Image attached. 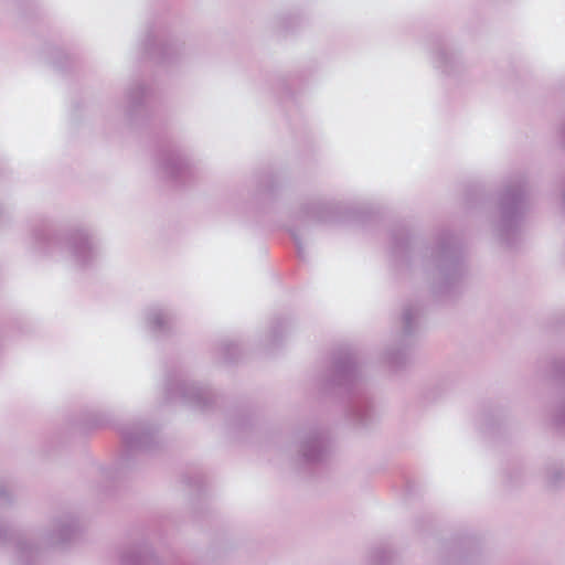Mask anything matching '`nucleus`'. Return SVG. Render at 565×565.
Instances as JSON below:
<instances>
[{"label": "nucleus", "instance_id": "9d476101", "mask_svg": "<svg viewBox=\"0 0 565 565\" xmlns=\"http://www.w3.org/2000/svg\"><path fill=\"white\" fill-rule=\"evenodd\" d=\"M422 316V309L418 305H406L402 310V332L405 337L414 334L418 327Z\"/></svg>", "mask_w": 565, "mask_h": 565}, {"label": "nucleus", "instance_id": "ddd939ff", "mask_svg": "<svg viewBox=\"0 0 565 565\" xmlns=\"http://www.w3.org/2000/svg\"><path fill=\"white\" fill-rule=\"evenodd\" d=\"M180 47H181V44H179V43H175V44H164L163 47H162L163 55L166 57H170L173 54H175L177 52H179Z\"/></svg>", "mask_w": 565, "mask_h": 565}, {"label": "nucleus", "instance_id": "f03ea898", "mask_svg": "<svg viewBox=\"0 0 565 565\" xmlns=\"http://www.w3.org/2000/svg\"><path fill=\"white\" fill-rule=\"evenodd\" d=\"M296 448L299 459L307 465H320L331 456V444L323 429L313 428L297 436Z\"/></svg>", "mask_w": 565, "mask_h": 565}, {"label": "nucleus", "instance_id": "2eb2a0df", "mask_svg": "<svg viewBox=\"0 0 565 565\" xmlns=\"http://www.w3.org/2000/svg\"><path fill=\"white\" fill-rule=\"evenodd\" d=\"M558 420L563 424H565V399H564V403H563V406H562V409L558 414Z\"/></svg>", "mask_w": 565, "mask_h": 565}, {"label": "nucleus", "instance_id": "7ed1b4c3", "mask_svg": "<svg viewBox=\"0 0 565 565\" xmlns=\"http://www.w3.org/2000/svg\"><path fill=\"white\" fill-rule=\"evenodd\" d=\"M66 250L75 264L85 266L98 255V248L85 231L73 233L66 242Z\"/></svg>", "mask_w": 565, "mask_h": 565}, {"label": "nucleus", "instance_id": "1a4fd4ad", "mask_svg": "<svg viewBox=\"0 0 565 565\" xmlns=\"http://www.w3.org/2000/svg\"><path fill=\"white\" fill-rule=\"evenodd\" d=\"M435 66L446 75H454L462 67L459 54L447 49H438L435 53Z\"/></svg>", "mask_w": 565, "mask_h": 565}, {"label": "nucleus", "instance_id": "0eeeda50", "mask_svg": "<svg viewBox=\"0 0 565 565\" xmlns=\"http://www.w3.org/2000/svg\"><path fill=\"white\" fill-rule=\"evenodd\" d=\"M120 434L129 448L146 449L152 440L151 430L145 424L126 425L120 429Z\"/></svg>", "mask_w": 565, "mask_h": 565}, {"label": "nucleus", "instance_id": "f8f14e48", "mask_svg": "<svg viewBox=\"0 0 565 565\" xmlns=\"http://www.w3.org/2000/svg\"><path fill=\"white\" fill-rule=\"evenodd\" d=\"M385 359L387 360V362L394 364V365H399L401 364V358H399V353L395 352L394 349H387L386 352H385Z\"/></svg>", "mask_w": 565, "mask_h": 565}, {"label": "nucleus", "instance_id": "20e7f679", "mask_svg": "<svg viewBox=\"0 0 565 565\" xmlns=\"http://www.w3.org/2000/svg\"><path fill=\"white\" fill-rule=\"evenodd\" d=\"M170 398L180 397L184 402L198 407H205L212 398L211 391L195 382H172L168 385Z\"/></svg>", "mask_w": 565, "mask_h": 565}, {"label": "nucleus", "instance_id": "9b49d317", "mask_svg": "<svg viewBox=\"0 0 565 565\" xmlns=\"http://www.w3.org/2000/svg\"><path fill=\"white\" fill-rule=\"evenodd\" d=\"M143 87L137 86L136 88L131 89L128 94V98L132 104H137L140 102L141 96H143Z\"/></svg>", "mask_w": 565, "mask_h": 565}, {"label": "nucleus", "instance_id": "f3484780", "mask_svg": "<svg viewBox=\"0 0 565 565\" xmlns=\"http://www.w3.org/2000/svg\"><path fill=\"white\" fill-rule=\"evenodd\" d=\"M189 483L193 484V487H199L201 483V479L199 477H195L192 481H189Z\"/></svg>", "mask_w": 565, "mask_h": 565}, {"label": "nucleus", "instance_id": "4468645a", "mask_svg": "<svg viewBox=\"0 0 565 565\" xmlns=\"http://www.w3.org/2000/svg\"><path fill=\"white\" fill-rule=\"evenodd\" d=\"M356 418H358V420L360 422V424H361L362 426H367V425H369V420H367V418L362 414V412H359V413L356 414Z\"/></svg>", "mask_w": 565, "mask_h": 565}, {"label": "nucleus", "instance_id": "6e6552de", "mask_svg": "<svg viewBox=\"0 0 565 565\" xmlns=\"http://www.w3.org/2000/svg\"><path fill=\"white\" fill-rule=\"evenodd\" d=\"M145 315L148 327L156 332L169 331L175 320L172 310L161 306L149 307Z\"/></svg>", "mask_w": 565, "mask_h": 565}, {"label": "nucleus", "instance_id": "f257e3e1", "mask_svg": "<svg viewBox=\"0 0 565 565\" xmlns=\"http://www.w3.org/2000/svg\"><path fill=\"white\" fill-rule=\"evenodd\" d=\"M525 191L521 184H509L504 188L498 211L492 218V227L502 241L509 238L519 223L523 211Z\"/></svg>", "mask_w": 565, "mask_h": 565}, {"label": "nucleus", "instance_id": "423d86ee", "mask_svg": "<svg viewBox=\"0 0 565 565\" xmlns=\"http://www.w3.org/2000/svg\"><path fill=\"white\" fill-rule=\"evenodd\" d=\"M190 167L189 160L178 151L162 152L158 159V171L167 179H178L185 174Z\"/></svg>", "mask_w": 565, "mask_h": 565}, {"label": "nucleus", "instance_id": "dca6fc26", "mask_svg": "<svg viewBox=\"0 0 565 565\" xmlns=\"http://www.w3.org/2000/svg\"><path fill=\"white\" fill-rule=\"evenodd\" d=\"M350 370H351V364H348V365L345 364V365H339L338 366V371L340 373H343V374L349 372Z\"/></svg>", "mask_w": 565, "mask_h": 565}, {"label": "nucleus", "instance_id": "39448f33", "mask_svg": "<svg viewBox=\"0 0 565 565\" xmlns=\"http://www.w3.org/2000/svg\"><path fill=\"white\" fill-rule=\"evenodd\" d=\"M435 262L440 279L447 282L458 279L463 273L461 259L449 246H441L438 248L435 255Z\"/></svg>", "mask_w": 565, "mask_h": 565}]
</instances>
